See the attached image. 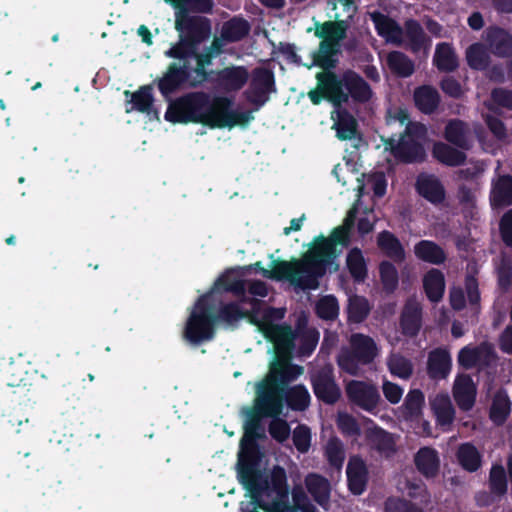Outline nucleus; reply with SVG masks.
Masks as SVG:
<instances>
[{
    "label": "nucleus",
    "mask_w": 512,
    "mask_h": 512,
    "mask_svg": "<svg viewBox=\"0 0 512 512\" xmlns=\"http://www.w3.org/2000/svg\"><path fill=\"white\" fill-rule=\"evenodd\" d=\"M360 207L358 199L349 211L343 225L337 227L329 238H319L301 260L273 262L263 275L276 280H286L295 288L316 289L319 278L331 268L343 247L349 243V232Z\"/></svg>",
    "instance_id": "f257e3e1"
},
{
    "label": "nucleus",
    "mask_w": 512,
    "mask_h": 512,
    "mask_svg": "<svg viewBox=\"0 0 512 512\" xmlns=\"http://www.w3.org/2000/svg\"><path fill=\"white\" fill-rule=\"evenodd\" d=\"M282 385L284 384L269 374L257 384L254 407L247 414L244 424V435L238 454V477L242 485L252 492L254 487L261 488L271 483V471L262 473L256 468L259 451L255 439L260 436L258 431L263 417L279 416L282 413L284 392Z\"/></svg>",
    "instance_id": "f03ea898"
},
{
    "label": "nucleus",
    "mask_w": 512,
    "mask_h": 512,
    "mask_svg": "<svg viewBox=\"0 0 512 512\" xmlns=\"http://www.w3.org/2000/svg\"><path fill=\"white\" fill-rule=\"evenodd\" d=\"M284 309H269L261 316L263 335L274 344L276 360L271 363L269 375L280 383L286 384L303 373V368L291 365L289 360L292 349L299 345V353L309 354L316 346L319 333L314 329H298L293 333L288 326L276 322L284 317Z\"/></svg>",
    "instance_id": "7ed1b4c3"
},
{
    "label": "nucleus",
    "mask_w": 512,
    "mask_h": 512,
    "mask_svg": "<svg viewBox=\"0 0 512 512\" xmlns=\"http://www.w3.org/2000/svg\"><path fill=\"white\" fill-rule=\"evenodd\" d=\"M232 101L226 97H214L206 93H191L171 103L165 119L173 123H201L212 128L233 127L242 120H249L246 114L231 110Z\"/></svg>",
    "instance_id": "20e7f679"
},
{
    "label": "nucleus",
    "mask_w": 512,
    "mask_h": 512,
    "mask_svg": "<svg viewBox=\"0 0 512 512\" xmlns=\"http://www.w3.org/2000/svg\"><path fill=\"white\" fill-rule=\"evenodd\" d=\"M332 13L330 18L335 21H326L317 25L315 34L322 39L318 51L314 54V63L322 68H333L339 51L340 42L346 37L348 22L357 11L353 0H334L328 3Z\"/></svg>",
    "instance_id": "39448f33"
},
{
    "label": "nucleus",
    "mask_w": 512,
    "mask_h": 512,
    "mask_svg": "<svg viewBox=\"0 0 512 512\" xmlns=\"http://www.w3.org/2000/svg\"><path fill=\"white\" fill-rule=\"evenodd\" d=\"M252 492L260 499L266 512H318L309 496L300 485L292 489L293 506L288 504V483L284 468L276 465L271 470V483L253 488Z\"/></svg>",
    "instance_id": "423d86ee"
},
{
    "label": "nucleus",
    "mask_w": 512,
    "mask_h": 512,
    "mask_svg": "<svg viewBox=\"0 0 512 512\" xmlns=\"http://www.w3.org/2000/svg\"><path fill=\"white\" fill-rule=\"evenodd\" d=\"M175 29L178 31L179 43L170 48L166 55L169 57H192L196 61L195 72L205 79L204 60L196 52V45L202 42L210 33L209 20L205 17L190 15L187 9L175 12Z\"/></svg>",
    "instance_id": "0eeeda50"
},
{
    "label": "nucleus",
    "mask_w": 512,
    "mask_h": 512,
    "mask_svg": "<svg viewBox=\"0 0 512 512\" xmlns=\"http://www.w3.org/2000/svg\"><path fill=\"white\" fill-rule=\"evenodd\" d=\"M317 74L320 88L327 96V99L334 105H341L348 101L349 96L353 99L365 102L372 96L370 86L355 72L347 71L342 77H338L330 68Z\"/></svg>",
    "instance_id": "6e6552de"
},
{
    "label": "nucleus",
    "mask_w": 512,
    "mask_h": 512,
    "mask_svg": "<svg viewBox=\"0 0 512 512\" xmlns=\"http://www.w3.org/2000/svg\"><path fill=\"white\" fill-rule=\"evenodd\" d=\"M397 123L405 126V133L398 140L393 138L389 140L392 152L405 162L421 160L424 157L423 142L426 137V127L417 122H410L407 112L402 109L389 112L388 124Z\"/></svg>",
    "instance_id": "1a4fd4ad"
},
{
    "label": "nucleus",
    "mask_w": 512,
    "mask_h": 512,
    "mask_svg": "<svg viewBox=\"0 0 512 512\" xmlns=\"http://www.w3.org/2000/svg\"><path fill=\"white\" fill-rule=\"evenodd\" d=\"M206 299L207 296H203L198 300L185 327L184 336L193 344L210 340L214 336L216 319L205 308L204 303Z\"/></svg>",
    "instance_id": "9d476101"
},
{
    "label": "nucleus",
    "mask_w": 512,
    "mask_h": 512,
    "mask_svg": "<svg viewBox=\"0 0 512 512\" xmlns=\"http://www.w3.org/2000/svg\"><path fill=\"white\" fill-rule=\"evenodd\" d=\"M263 303L256 299L249 301L242 300L241 304L231 303L224 305L216 319V323L219 321L227 324H232L246 316L250 317V321L254 323L258 330L263 333L261 328V316L266 313L270 308H262Z\"/></svg>",
    "instance_id": "9b49d317"
},
{
    "label": "nucleus",
    "mask_w": 512,
    "mask_h": 512,
    "mask_svg": "<svg viewBox=\"0 0 512 512\" xmlns=\"http://www.w3.org/2000/svg\"><path fill=\"white\" fill-rule=\"evenodd\" d=\"M345 390L348 399L366 411L373 410L380 400L376 386L369 382L352 380L346 384Z\"/></svg>",
    "instance_id": "f8f14e48"
},
{
    "label": "nucleus",
    "mask_w": 512,
    "mask_h": 512,
    "mask_svg": "<svg viewBox=\"0 0 512 512\" xmlns=\"http://www.w3.org/2000/svg\"><path fill=\"white\" fill-rule=\"evenodd\" d=\"M312 384L317 398L325 403H335L341 395L330 365L323 366L312 375Z\"/></svg>",
    "instance_id": "ddd939ff"
},
{
    "label": "nucleus",
    "mask_w": 512,
    "mask_h": 512,
    "mask_svg": "<svg viewBox=\"0 0 512 512\" xmlns=\"http://www.w3.org/2000/svg\"><path fill=\"white\" fill-rule=\"evenodd\" d=\"M274 84L273 74L267 69H256L253 74L251 86L246 92L248 100L257 107L268 100V94Z\"/></svg>",
    "instance_id": "4468645a"
},
{
    "label": "nucleus",
    "mask_w": 512,
    "mask_h": 512,
    "mask_svg": "<svg viewBox=\"0 0 512 512\" xmlns=\"http://www.w3.org/2000/svg\"><path fill=\"white\" fill-rule=\"evenodd\" d=\"M368 15L374 23L377 33L387 43L398 46L404 43L403 29L396 21L378 11L368 12Z\"/></svg>",
    "instance_id": "2eb2a0df"
},
{
    "label": "nucleus",
    "mask_w": 512,
    "mask_h": 512,
    "mask_svg": "<svg viewBox=\"0 0 512 512\" xmlns=\"http://www.w3.org/2000/svg\"><path fill=\"white\" fill-rule=\"evenodd\" d=\"M413 461L418 472L427 479L435 478L440 471V454L431 446L421 447L415 453Z\"/></svg>",
    "instance_id": "dca6fc26"
},
{
    "label": "nucleus",
    "mask_w": 512,
    "mask_h": 512,
    "mask_svg": "<svg viewBox=\"0 0 512 512\" xmlns=\"http://www.w3.org/2000/svg\"><path fill=\"white\" fill-rule=\"evenodd\" d=\"M178 62L173 63L168 72L159 82V89L163 94L171 93L175 90L181 83H183L189 76L190 67L189 60L193 59L192 57L180 58L176 57Z\"/></svg>",
    "instance_id": "f3484780"
},
{
    "label": "nucleus",
    "mask_w": 512,
    "mask_h": 512,
    "mask_svg": "<svg viewBox=\"0 0 512 512\" xmlns=\"http://www.w3.org/2000/svg\"><path fill=\"white\" fill-rule=\"evenodd\" d=\"M305 488L312 499L324 510L330 507V482L316 473H309L304 479Z\"/></svg>",
    "instance_id": "a211bd4d"
},
{
    "label": "nucleus",
    "mask_w": 512,
    "mask_h": 512,
    "mask_svg": "<svg viewBox=\"0 0 512 512\" xmlns=\"http://www.w3.org/2000/svg\"><path fill=\"white\" fill-rule=\"evenodd\" d=\"M366 441L370 449L375 450L381 456L389 458L396 453V439L395 437L378 427L367 429Z\"/></svg>",
    "instance_id": "6ab92c4d"
},
{
    "label": "nucleus",
    "mask_w": 512,
    "mask_h": 512,
    "mask_svg": "<svg viewBox=\"0 0 512 512\" xmlns=\"http://www.w3.org/2000/svg\"><path fill=\"white\" fill-rule=\"evenodd\" d=\"M453 396L462 410H470L475 402L476 386L469 375H458L453 385Z\"/></svg>",
    "instance_id": "aec40b11"
},
{
    "label": "nucleus",
    "mask_w": 512,
    "mask_h": 512,
    "mask_svg": "<svg viewBox=\"0 0 512 512\" xmlns=\"http://www.w3.org/2000/svg\"><path fill=\"white\" fill-rule=\"evenodd\" d=\"M335 109L331 112L333 120L332 128L336 131V135L341 140H351L357 133V121L346 109L341 105H334Z\"/></svg>",
    "instance_id": "412c9836"
},
{
    "label": "nucleus",
    "mask_w": 512,
    "mask_h": 512,
    "mask_svg": "<svg viewBox=\"0 0 512 512\" xmlns=\"http://www.w3.org/2000/svg\"><path fill=\"white\" fill-rule=\"evenodd\" d=\"M249 72L242 66L226 67L218 72L217 83L223 90H240L247 82Z\"/></svg>",
    "instance_id": "4be33fe9"
},
{
    "label": "nucleus",
    "mask_w": 512,
    "mask_h": 512,
    "mask_svg": "<svg viewBox=\"0 0 512 512\" xmlns=\"http://www.w3.org/2000/svg\"><path fill=\"white\" fill-rule=\"evenodd\" d=\"M346 473L351 492L356 495L361 494L367 483V469L364 461L357 456L351 457Z\"/></svg>",
    "instance_id": "5701e85b"
},
{
    "label": "nucleus",
    "mask_w": 512,
    "mask_h": 512,
    "mask_svg": "<svg viewBox=\"0 0 512 512\" xmlns=\"http://www.w3.org/2000/svg\"><path fill=\"white\" fill-rule=\"evenodd\" d=\"M492 356L491 347L482 344L478 347L466 346L458 354V362L464 368L487 364Z\"/></svg>",
    "instance_id": "b1692460"
},
{
    "label": "nucleus",
    "mask_w": 512,
    "mask_h": 512,
    "mask_svg": "<svg viewBox=\"0 0 512 512\" xmlns=\"http://www.w3.org/2000/svg\"><path fill=\"white\" fill-rule=\"evenodd\" d=\"M451 364V356L447 350L435 349L428 357V374L434 379H444L450 373Z\"/></svg>",
    "instance_id": "393cba45"
},
{
    "label": "nucleus",
    "mask_w": 512,
    "mask_h": 512,
    "mask_svg": "<svg viewBox=\"0 0 512 512\" xmlns=\"http://www.w3.org/2000/svg\"><path fill=\"white\" fill-rule=\"evenodd\" d=\"M431 409L441 426H448L454 420L455 410L448 394L439 393L430 397Z\"/></svg>",
    "instance_id": "a878e982"
},
{
    "label": "nucleus",
    "mask_w": 512,
    "mask_h": 512,
    "mask_svg": "<svg viewBox=\"0 0 512 512\" xmlns=\"http://www.w3.org/2000/svg\"><path fill=\"white\" fill-rule=\"evenodd\" d=\"M352 352L362 364L370 363L377 355V347L372 338L363 334H353L350 338Z\"/></svg>",
    "instance_id": "bb28decb"
},
{
    "label": "nucleus",
    "mask_w": 512,
    "mask_h": 512,
    "mask_svg": "<svg viewBox=\"0 0 512 512\" xmlns=\"http://www.w3.org/2000/svg\"><path fill=\"white\" fill-rule=\"evenodd\" d=\"M403 32L404 41H407L412 51L417 52L421 49L427 50L430 47V39L426 36L423 28L417 21L412 19L407 20Z\"/></svg>",
    "instance_id": "cd10ccee"
},
{
    "label": "nucleus",
    "mask_w": 512,
    "mask_h": 512,
    "mask_svg": "<svg viewBox=\"0 0 512 512\" xmlns=\"http://www.w3.org/2000/svg\"><path fill=\"white\" fill-rule=\"evenodd\" d=\"M403 332L414 336L421 326V306L415 299H410L405 304L401 317Z\"/></svg>",
    "instance_id": "c85d7f7f"
},
{
    "label": "nucleus",
    "mask_w": 512,
    "mask_h": 512,
    "mask_svg": "<svg viewBox=\"0 0 512 512\" xmlns=\"http://www.w3.org/2000/svg\"><path fill=\"white\" fill-rule=\"evenodd\" d=\"M445 138L461 149L468 150L472 146L469 128L460 120H452L447 124Z\"/></svg>",
    "instance_id": "c756f323"
},
{
    "label": "nucleus",
    "mask_w": 512,
    "mask_h": 512,
    "mask_svg": "<svg viewBox=\"0 0 512 512\" xmlns=\"http://www.w3.org/2000/svg\"><path fill=\"white\" fill-rule=\"evenodd\" d=\"M415 256L434 265L442 264L446 260L444 250L435 242L429 240H421L414 246Z\"/></svg>",
    "instance_id": "7c9ffc66"
},
{
    "label": "nucleus",
    "mask_w": 512,
    "mask_h": 512,
    "mask_svg": "<svg viewBox=\"0 0 512 512\" xmlns=\"http://www.w3.org/2000/svg\"><path fill=\"white\" fill-rule=\"evenodd\" d=\"M491 204L495 207L509 206L512 204V178L510 176H499L493 181Z\"/></svg>",
    "instance_id": "2f4dec72"
},
{
    "label": "nucleus",
    "mask_w": 512,
    "mask_h": 512,
    "mask_svg": "<svg viewBox=\"0 0 512 512\" xmlns=\"http://www.w3.org/2000/svg\"><path fill=\"white\" fill-rule=\"evenodd\" d=\"M418 192L433 203L444 199V189L438 178L433 175H420L417 180Z\"/></svg>",
    "instance_id": "473e14b6"
},
{
    "label": "nucleus",
    "mask_w": 512,
    "mask_h": 512,
    "mask_svg": "<svg viewBox=\"0 0 512 512\" xmlns=\"http://www.w3.org/2000/svg\"><path fill=\"white\" fill-rule=\"evenodd\" d=\"M423 286L427 297L432 302H438L444 294V275L437 269L429 270L423 278Z\"/></svg>",
    "instance_id": "72a5a7b5"
},
{
    "label": "nucleus",
    "mask_w": 512,
    "mask_h": 512,
    "mask_svg": "<svg viewBox=\"0 0 512 512\" xmlns=\"http://www.w3.org/2000/svg\"><path fill=\"white\" fill-rule=\"evenodd\" d=\"M459 464L467 471H477L481 466V455L477 448L470 443L459 446L457 451Z\"/></svg>",
    "instance_id": "f704fd0d"
},
{
    "label": "nucleus",
    "mask_w": 512,
    "mask_h": 512,
    "mask_svg": "<svg viewBox=\"0 0 512 512\" xmlns=\"http://www.w3.org/2000/svg\"><path fill=\"white\" fill-rule=\"evenodd\" d=\"M433 62L442 71H452L458 66L456 54L448 43L436 46Z\"/></svg>",
    "instance_id": "c9c22d12"
},
{
    "label": "nucleus",
    "mask_w": 512,
    "mask_h": 512,
    "mask_svg": "<svg viewBox=\"0 0 512 512\" xmlns=\"http://www.w3.org/2000/svg\"><path fill=\"white\" fill-rule=\"evenodd\" d=\"M433 155L440 162L450 166L460 165L465 160L463 152L442 142L434 144Z\"/></svg>",
    "instance_id": "e433bc0d"
},
{
    "label": "nucleus",
    "mask_w": 512,
    "mask_h": 512,
    "mask_svg": "<svg viewBox=\"0 0 512 512\" xmlns=\"http://www.w3.org/2000/svg\"><path fill=\"white\" fill-rule=\"evenodd\" d=\"M487 39L491 50L498 55H507L512 50V37L502 29L489 30Z\"/></svg>",
    "instance_id": "4c0bfd02"
},
{
    "label": "nucleus",
    "mask_w": 512,
    "mask_h": 512,
    "mask_svg": "<svg viewBox=\"0 0 512 512\" xmlns=\"http://www.w3.org/2000/svg\"><path fill=\"white\" fill-rule=\"evenodd\" d=\"M346 264L351 276L356 281H363L367 276V264L362 251L359 248H353L349 251Z\"/></svg>",
    "instance_id": "58836bf2"
},
{
    "label": "nucleus",
    "mask_w": 512,
    "mask_h": 512,
    "mask_svg": "<svg viewBox=\"0 0 512 512\" xmlns=\"http://www.w3.org/2000/svg\"><path fill=\"white\" fill-rule=\"evenodd\" d=\"M414 99L421 111L431 113L438 106L439 94L434 88L423 86L415 91Z\"/></svg>",
    "instance_id": "ea45409f"
},
{
    "label": "nucleus",
    "mask_w": 512,
    "mask_h": 512,
    "mask_svg": "<svg viewBox=\"0 0 512 512\" xmlns=\"http://www.w3.org/2000/svg\"><path fill=\"white\" fill-rule=\"evenodd\" d=\"M390 70L401 77H408L414 71L413 62L402 52L393 51L387 55Z\"/></svg>",
    "instance_id": "a19ab883"
},
{
    "label": "nucleus",
    "mask_w": 512,
    "mask_h": 512,
    "mask_svg": "<svg viewBox=\"0 0 512 512\" xmlns=\"http://www.w3.org/2000/svg\"><path fill=\"white\" fill-rule=\"evenodd\" d=\"M424 404V395L418 390H411L404 402V416L406 419L414 420L418 419L422 412V407Z\"/></svg>",
    "instance_id": "79ce46f5"
},
{
    "label": "nucleus",
    "mask_w": 512,
    "mask_h": 512,
    "mask_svg": "<svg viewBox=\"0 0 512 512\" xmlns=\"http://www.w3.org/2000/svg\"><path fill=\"white\" fill-rule=\"evenodd\" d=\"M324 451L329 464L337 470L341 469L345 459L343 443L338 438L332 437L327 441Z\"/></svg>",
    "instance_id": "37998d69"
},
{
    "label": "nucleus",
    "mask_w": 512,
    "mask_h": 512,
    "mask_svg": "<svg viewBox=\"0 0 512 512\" xmlns=\"http://www.w3.org/2000/svg\"><path fill=\"white\" fill-rule=\"evenodd\" d=\"M378 245L385 253L397 260L404 258V250L400 242L389 232H382L378 236Z\"/></svg>",
    "instance_id": "c03bdc74"
},
{
    "label": "nucleus",
    "mask_w": 512,
    "mask_h": 512,
    "mask_svg": "<svg viewBox=\"0 0 512 512\" xmlns=\"http://www.w3.org/2000/svg\"><path fill=\"white\" fill-rule=\"evenodd\" d=\"M286 400L292 409L304 410L310 403V394L303 385H297L287 391Z\"/></svg>",
    "instance_id": "a18cd8bd"
},
{
    "label": "nucleus",
    "mask_w": 512,
    "mask_h": 512,
    "mask_svg": "<svg viewBox=\"0 0 512 512\" xmlns=\"http://www.w3.org/2000/svg\"><path fill=\"white\" fill-rule=\"evenodd\" d=\"M249 32V24L242 19H232L222 29V37L228 41H238Z\"/></svg>",
    "instance_id": "49530a36"
},
{
    "label": "nucleus",
    "mask_w": 512,
    "mask_h": 512,
    "mask_svg": "<svg viewBox=\"0 0 512 512\" xmlns=\"http://www.w3.org/2000/svg\"><path fill=\"white\" fill-rule=\"evenodd\" d=\"M510 411V401L507 395L498 393L495 395L490 411V417L496 424H502Z\"/></svg>",
    "instance_id": "de8ad7c7"
},
{
    "label": "nucleus",
    "mask_w": 512,
    "mask_h": 512,
    "mask_svg": "<svg viewBox=\"0 0 512 512\" xmlns=\"http://www.w3.org/2000/svg\"><path fill=\"white\" fill-rule=\"evenodd\" d=\"M317 315L325 320H333L338 316L339 305L337 299L332 296L322 297L316 305Z\"/></svg>",
    "instance_id": "09e8293b"
},
{
    "label": "nucleus",
    "mask_w": 512,
    "mask_h": 512,
    "mask_svg": "<svg viewBox=\"0 0 512 512\" xmlns=\"http://www.w3.org/2000/svg\"><path fill=\"white\" fill-rule=\"evenodd\" d=\"M388 367L390 372L399 378L407 379L412 374V364L409 360L401 355L393 354L388 359Z\"/></svg>",
    "instance_id": "8fccbe9b"
},
{
    "label": "nucleus",
    "mask_w": 512,
    "mask_h": 512,
    "mask_svg": "<svg viewBox=\"0 0 512 512\" xmlns=\"http://www.w3.org/2000/svg\"><path fill=\"white\" fill-rule=\"evenodd\" d=\"M468 64L474 69H483L488 64V53L482 44L471 45L466 52Z\"/></svg>",
    "instance_id": "3c124183"
},
{
    "label": "nucleus",
    "mask_w": 512,
    "mask_h": 512,
    "mask_svg": "<svg viewBox=\"0 0 512 512\" xmlns=\"http://www.w3.org/2000/svg\"><path fill=\"white\" fill-rule=\"evenodd\" d=\"M490 488L496 495H503L507 491V478L502 465H493L490 471Z\"/></svg>",
    "instance_id": "603ef678"
},
{
    "label": "nucleus",
    "mask_w": 512,
    "mask_h": 512,
    "mask_svg": "<svg viewBox=\"0 0 512 512\" xmlns=\"http://www.w3.org/2000/svg\"><path fill=\"white\" fill-rule=\"evenodd\" d=\"M369 305L365 298L354 296L349 299L348 314L349 319L359 323L368 315Z\"/></svg>",
    "instance_id": "864d4df0"
},
{
    "label": "nucleus",
    "mask_w": 512,
    "mask_h": 512,
    "mask_svg": "<svg viewBox=\"0 0 512 512\" xmlns=\"http://www.w3.org/2000/svg\"><path fill=\"white\" fill-rule=\"evenodd\" d=\"M337 426L347 437H352L356 440L360 436V427L356 419L347 413L338 414Z\"/></svg>",
    "instance_id": "5fc2aeb1"
},
{
    "label": "nucleus",
    "mask_w": 512,
    "mask_h": 512,
    "mask_svg": "<svg viewBox=\"0 0 512 512\" xmlns=\"http://www.w3.org/2000/svg\"><path fill=\"white\" fill-rule=\"evenodd\" d=\"M293 443L300 453L308 452L311 445V432L305 425L296 427L292 434Z\"/></svg>",
    "instance_id": "6e6d98bb"
},
{
    "label": "nucleus",
    "mask_w": 512,
    "mask_h": 512,
    "mask_svg": "<svg viewBox=\"0 0 512 512\" xmlns=\"http://www.w3.org/2000/svg\"><path fill=\"white\" fill-rule=\"evenodd\" d=\"M272 420L269 424V433L278 442H283L288 439L290 435V427L286 420L278 416L271 417Z\"/></svg>",
    "instance_id": "4d7b16f0"
},
{
    "label": "nucleus",
    "mask_w": 512,
    "mask_h": 512,
    "mask_svg": "<svg viewBox=\"0 0 512 512\" xmlns=\"http://www.w3.org/2000/svg\"><path fill=\"white\" fill-rule=\"evenodd\" d=\"M361 363L352 351L343 349L338 355L339 367L351 375H356Z\"/></svg>",
    "instance_id": "13d9d810"
},
{
    "label": "nucleus",
    "mask_w": 512,
    "mask_h": 512,
    "mask_svg": "<svg viewBox=\"0 0 512 512\" xmlns=\"http://www.w3.org/2000/svg\"><path fill=\"white\" fill-rule=\"evenodd\" d=\"M485 105L491 111H496L497 107L512 109V92L495 89L492 92V101L485 103Z\"/></svg>",
    "instance_id": "bf43d9fd"
},
{
    "label": "nucleus",
    "mask_w": 512,
    "mask_h": 512,
    "mask_svg": "<svg viewBox=\"0 0 512 512\" xmlns=\"http://www.w3.org/2000/svg\"><path fill=\"white\" fill-rule=\"evenodd\" d=\"M380 275L384 288L387 291H393L398 284V273L394 265L383 262L380 265Z\"/></svg>",
    "instance_id": "052dcab7"
},
{
    "label": "nucleus",
    "mask_w": 512,
    "mask_h": 512,
    "mask_svg": "<svg viewBox=\"0 0 512 512\" xmlns=\"http://www.w3.org/2000/svg\"><path fill=\"white\" fill-rule=\"evenodd\" d=\"M132 102L134 108L141 112H148L152 105V95L148 88H142L137 91L133 97Z\"/></svg>",
    "instance_id": "680f3d73"
},
{
    "label": "nucleus",
    "mask_w": 512,
    "mask_h": 512,
    "mask_svg": "<svg viewBox=\"0 0 512 512\" xmlns=\"http://www.w3.org/2000/svg\"><path fill=\"white\" fill-rule=\"evenodd\" d=\"M385 512H422L421 509L407 501L388 499L385 503Z\"/></svg>",
    "instance_id": "e2e57ef3"
},
{
    "label": "nucleus",
    "mask_w": 512,
    "mask_h": 512,
    "mask_svg": "<svg viewBox=\"0 0 512 512\" xmlns=\"http://www.w3.org/2000/svg\"><path fill=\"white\" fill-rule=\"evenodd\" d=\"M382 390L385 398L392 404L399 403L404 392L399 385L390 381L383 382Z\"/></svg>",
    "instance_id": "0e129e2a"
},
{
    "label": "nucleus",
    "mask_w": 512,
    "mask_h": 512,
    "mask_svg": "<svg viewBox=\"0 0 512 512\" xmlns=\"http://www.w3.org/2000/svg\"><path fill=\"white\" fill-rule=\"evenodd\" d=\"M485 122L490 129V131L494 134V136L499 140H504L507 137L506 128L502 121L499 119L486 115Z\"/></svg>",
    "instance_id": "69168bd1"
},
{
    "label": "nucleus",
    "mask_w": 512,
    "mask_h": 512,
    "mask_svg": "<svg viewBox=\"0 0 512 512\" xmlns=\"http://www.w3.org/2000/svg\"><path fill=\"white\" fill-rule=\"evenodd\" d=\"M500 229L504 242L512 246V209L502 217Z\"/></svg>",
    "instance_id": "338daca9"
},
{
    "label": "nucleus",
    "mask_w": 512,
    "mask_h": 512,
    "mask_svg": "<svg viewBox=\"0 0 512 512\" xmlns=\"http://www.w3.org/2000/svg\"><path fill=\"white\" fill-rule=\"evenodd\" d=\"M376 216L372 210H365L364 215L358 219V231L361 234H367L374 228Z\"/></svg>",
    "instance_id": "774afa93"
}]
</instances>
